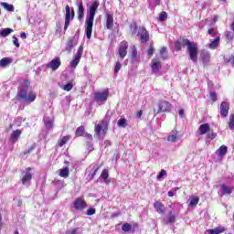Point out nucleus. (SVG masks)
Wrapping results in <instances>:
<instances>
[{
	"instance_id": "nucleus-61",
	"label": "nucleus",
	"mask_w": 234,
	"mask_h": 234,
	"mask_svg": "<svg viewBox=\"0 0 234 234\" xmlns=\"http://www.w3.org/2000/svg\"><path fill=\"white\" fill-rule=\"evenodd\" d=\"M134 30L133 31V36H134V34H136V30H138V26L136 24L133 25Z\"/></svg>"
},
{
	"instance_id": "nucleus-17",
	"label": "nucleus",
	"mask_w": 234,
	"mask_h": 234,
	"mask_svg": "<svg viewBox=\"0 0 234 234\" xmlns=\"http://www.w3.org/2000/svg\"><path fill=\"white\" fill-rule=\"evenodd\" d=\"M32 180V168H26V175L22 177V184L25 186L27 182H30Z\"/></svg>"
},
{
	"instance_id": "nucleus-38",
	"label": "nucleus",
	"mask_w": 234,
	"mask_h": 234,
	"mask_svg": "<svg viewBox=\"0 0 234 234\" xmlns=\"http://www.w3.org/2000/svg\"><path fill=\"white\" fill-rule=\"evenodd\" d=\"M160 54H161V58L164 59H167V48H161L160 49Z\"/></svg>"
},
{
	"instance_id": "nucleus-28",
	"label": "nucleus",
	"mask_w": 234,
	"mask_h": 234,
	"mask_svg": "<svg viewBox=\"0 0 234 234\" xmlns=\"http://www.w3.org/2000/svg\"><path fill=\"white\" fill-rule=\"evenodd\" d=\"M12 32H14V29L10 27H6L0 31V36L2 37H7V36H10Z\"/></svg>"
},
{
	"instance_id": "nucleus-3",
	"label": "nucleus",
	"mask_w": 234,
	"mask_h": 234,
	"mask_svg": "<svg viewBox=\"0 0 234 234\" xmlns=\"http://www.w3.org/2000/svg\"><path fill=\"white\" fill-rule=\"evenodd\" d=\"M29 87H30V81L25 80L24 86L17 92L16 96L18 100H22V101H28L29 103H32V101H36L37 95L34 91L28 92Z\"/></svg>"
},
{
	"instance_id": "nucleus-57",
	"label": "nucleus",
	"mask_w": 234,
	"mask_h": 234,
	"mask_svg": "<svg viewBox=\"0 0 234 234\" xmlns=\"http://www.w3.org/2000/svg\"><path fill=\"white\" fill-rule=\"evenodd\" d=\"M85 138H87L90 142H92V134L90 133H85Z\"/></svg>"
},
{
	"instance_id": "nucleus-35",
	"label": "nucleus",
	"mask_w": 234,
	"mask_h": 234,
	"mask_svg": "<svg viewBox=\"0 0 234 234\" xmlns=\"http://www.w3.org/2000/svg\"><path fill=\"white\" fill-rule=\"evenodd\" d=\"M221 189H222V195H231V187L226 186V185H221Z\"/></svg>"
},
{
	"instance_id": "nucleus-15",
	"label": "nucleus",
	"mask_w": 234,
	"mask_h": 234,
	"mask_svg": "<svg viewBox=\"0 0 234 234\" xmlns=\"http://www.w3.org/2000/svg\"><path fill=\"white\" fill-rule=\"evenodd\" d=\"M154 207L155 211L159 213V215H164L165 213V205H164V203H162L160 200L154 203Z\"/></svg>"
},
{
	"instance_id": "nucleus-25",
	"label": "nucleus",
	"mask_w": 234,
	"mask_h": 234,
	"mask_svg": "<svg viewBox=\"0 0 234 234\" xmlns=\"http://www.w3.org/2000/svg\"><path fill=\"white\" fill-rule=\"evenodd\" d=\"M84 16H85V7H83V3L80 2L79 4V9H78V19L81 21Z\"/></svg>"
},
{
	"instance_id": "nucleus-50",
	"label": "nucleus",
	"mask_w": 234,
	"mask_h": 234,
	"mask_svg": "<svg viewBox=\"0 0 234 234\" xmlns=\"http://www.w3.org/2000/svg\"><path fill=\"white\" fill-rule=\"evenodd\" d=\"M165 175H167V172L164 169L161 170V172L159 173V175L157 176V178H164V176H165Z\"/></svg>"
},
{
	"instance_id": "nucleus-13",
	"label": "nucleus",
	"mask_w": 234,
	"mask_h": 234,
	"mask_svg": "<svg viewBox=\"0 0 234 234\" xmlns=\"http://www.w3.org/2000/svg\"><path fill=\"white\" fill-rule=\"evenodd\" d=\"M220 114L222 118H227L228 114H229V103L228 101H223L219 106Z\"/></svg>"
},
{
	"instance_id": "nucleus-22",
	"label": "nucleus",
	"mask_w": 234,
	"mask_h": 234,
	"mask_svg": "<svg viewBox=\"0 0 234 234\" xmlns=\"http://www.w3.org/2000/svg\"><path fill=\"white\" fill-rule=\"evenodd\" d=\"M220 45V37H217L211 43L208 44V48L216 50Z\"/></svg>"
},
{
	"instance_id": "nucleus-36",
	"label": "nucleus",
	"mask_w": 234,
	"mask_h": 234,
	"mask_svg": "<svg viewBox=\"0 0 234 234\" xmlns=\"http://www.w3.org/2000/svg\"><path fill=\"white\" fill-rule=\"evenodd\" d=\"M203 63H209L210 56L208 52H203L201 54Z\"/></svg>"
},
{
	"instance_id": "nucleus-20",
	"label": "nucleus",
	"mask_w": 234,
	"mask_h": 234,
	"mask_svg": "<svg viewBox=\"0 0 234 234\" xmlns=\"http://www.w3.org/2000/svg\"><path fill=\"white\" fill-rule=\"evenodd\" d=\"M211 127L209 126V123H203L198 128V133L200 136H203V134H206V133H209Z\"/></svg>"
},
{
	"instance_id": "nucleus-1",
	"label": "nucleus",
	"mask_w": 234,
	"mask_h": 234,
	"mask_svg": "<svg viewBox=\"0 0 234 234\" xmlns=\"http://www.w3.org/2000/svg\"><path fill=\"white\" fill-rule=\"evenodd\" d=\"M187 47L188 50V56L194 63H197L198 61V45L195 42H191L187 38H183L182 42L176 41L175 43V50L176 52H180L182 50V47Z\"/></svg>"
},
{
	"instance_id": "nucleus-32",
	"label": "nucleus",
	"mask_w": 234,
	"mask_h": 234,
	"mask_svg": "<svg viewBox=\"0 0 234 234\" xmlns=\"http://www.w3.org/2000/svg\"><path fill=\"white\" fill-rule=\"evenodd\" d=\"M72 48H74V39L69 38L66 44V50H67V52H70V50H72Z\"/></svg>"
},
{
	"instance_id": "nucleus-34",
	"label": "nucleus",
	"mask_w": 234,
	"mask_h": 234,
	"mask_svg": "<svg viewBox=\"0 0 234 234\" xmlns=\"http://www.w3.org/2000/svg\"><path fill=\"white\" fill-rule=\"evenodd\" d=\"M60 89L66 90L67 92H69V90H72V89H74V85L72 84V82H69L66 85H60Z\"/></svg>"
},
{
	"instance_id": "nucleus-7",
	"label": "nucleus",
	"mask_w": 234,
	"mask_h": 234,
	"mask_svg": "<svg viewBox=\"0 0 234 234\" xmlns=\"http://www.w3.org/2000/svg\"><path fill=\"white\" fill-rule=\"evenodd\" d=\"M87 201L83 199L82 197H78L73 202V207L76 209V211H83L84 209H87Z\"/></svg>"
},
{
	"instance_id": "nucleus-45",
	"label": "nucleus",
	"mask_w": 234,
	"mask_h": 234,
	"mask_svg": "<svg viewBox=\"0 0 234 234\" xmlns=\"http://www.w3.org/2000/svg\"><path fill=\"white\" fill-rule=\"evenodd\" d=\"M138 56V51L136 50V46L132 47V58L133 59H136Z\"/></svg>"
},
{
	"instance_id": "nucleus-62",
	"label": "nucleus",
	"mask_w": 234,
	"mask_h": 234,
	"mask_svg": "<svg viewBox=\"0 0 234 234\" xmlns=\"http://www.w3.org/2000/svg\"><path fill=\"white\" fill-rule=\"evenodd\" d=\"M23 206V200L19 199L17 203V207H21Z\"/></svg>"
},
{
	"instance_id": "nucleus-14",
	"label": "nucleus",
	"mask_w": 234,
	"mask_h": 234,
	"mask_svg": "<svg viewBox=\"0 0 234 234\" xmlns=\"http://www.w3.org/2000/svg\"><path fill=\"white\" fill-rule=\"evenodd\" d=\"M151 69L154 74L160 72V70H162V62H160L158 58H154L151 62Z\"/></svg>"
},
{
	"instance_id": "nucleus-41",
	"label": "nucleus",
	"mask_w": 234,
	"mask_h": 234,
	"mask_svg": "<svg viewBox=\"0 0 234 234\" xmlns=\"http://www.w3.org/2000/svg\"><path fill=\"white\" fill-rule=\"evenodd\" d=\"M226 39L227 41H233L234 39V33L231 31H229L226 33Z\"/></svg>"
},
{
	"instance_id": "nucleus-59",
	"label": "nucleus",
	"mask_w": 234,
	"mask_h": 234,
	"mask_svg": "<svg viewBox=\"0 0 234 234\" xmlns=\"http://www.w3.org/2000/svg\"><path fill=\"white\" fill-rule=\"evenodd\" d=\"M179 116L181 117V118H184L185 116H186V113L184 112V110H179Z\"/></svg>"
},
{
	"instance_id": "nucleus-8",
	"label": "nucleus",
	"mask_w": 234,
	"mask_h": 234,
	"mask_svg": "<svg viewBox=\"0 0 234 234\" xmlns=\"http://www.w3.org/2000/svg\"><path fill=\"white\" fill-rule=\"evenodd\" d=\"M109 127V122H107V119H102L100 123H98L95 128L94 132L97 134V136H100L101 131L105 132L107 131Z\"/></svg>"
},
{
	"instance_id": "nucleus-27",
	"label": "nucleus",
	"mask_w": 234,
	"mask_h": 234,
	"mask_svg": "<svg viewBox=\"0 0 234 234\" xmlns=\"http://www.w3.org/2000/svg\"><path fill=\"white\" fill-rule=\"evenodd\" d=\"M101 178L104 180L105 184H109V182H111V179H109V170L103 169L101 174Z\"/></svg>"
},
{
	"instance_id": "nucleus-53",
	"label": "nucleus",
	"mask_w": 234,
	"mask_h": 234,
	"mask_svg": "<svg viewBox=\"0 0 234 234\" xmlns=\"http://www.w3.org/2000/svg\"><path fill=\"white\" fill-rule=\"evenodd\" d=\"M210 98L212 101H217V92L215 91L210 92Z\"/></svg>"
},
{
	"instance_id": "nucleus-47",
	"label": "nucleus",
	"mask_w": 234,
	"mask_h": 234,
	"mask_svg": "<svg viewBox=\"0 0 234 234\" xmlns=\"http://www.w3.org/2000/svg\"><path fill=\"white\" fill-rule=\"evenodd\" d=\"M120 69H122V63H120V61H117L114 67L115 74H118V72H120Z\"/></svg>"
},
{
	"instance_id": "nucleus-21",
	"label": "nucleus",
	"mask_w": 234,
	"mask_h": 234,
	"mask_svg": "<svg viewBox=\"0 0 234 234\" xmlns=\"http://www.w3.org/2000/svg\"><path fill=\"white\" fill-rule=\"evenodd\" d=\"M14 59H12V58H3L2 59H0V67H2V69H5L6 67H8L9 65H11V63H13Z\"/></svg>"
},
{
	"instance_id": "nucleus-44",
	"label": "nucleus",
	"mask_w": 234,
	"mask_h": 234,
	"mask_svg": "<svg viewBox=\"0 0 234 234\" xmlns=\"http://www.w3.org/2000/svg\"><path fill=\"white\" fill-rule=\"evenodd\" d=\"M167 19V12L163 11L159 15V21H165Z\"/></svg>"
},
{
	"instance_id": "nucleus-11",
	"label": "nucleus",
	"mask_w": 234,
	"mask_h": 234,
	"mask_svg": "<svg viewBox=\"0 0 234 234\" xmlns=\"http://www.w3.org/2000/svg\"><path fill=\"white\" fill-rule=\"evenodd\" d=\"M47 69H51L52 70H58L61 67V58L56 57L48 64L46 65Z\"/></svg>"
},
{
	"instance_id": "nucleus-51",
	"label": "nucleus",
	"mask_w": 234,
	"mask_h": 234,
	"mask_svg": "<svg viewBox=\"0 0 234 234\" xmlns=\"http://www.w3.org/2000/svg\"><path fill=\"white\" fill-rule=\"evenodd\" d=\"M207 136L210 140H215V138H217V133H208Z\"/></svg>"
},
{
	"instance_id": "nucleus-49",
	"label": "nucleus",
	"mask_w": 234,
	"mask_h": 234,
	"mask_svg": "<svg viewBox=\"0 0 234 234\" xmlns=\"http://www.w3.org/2000/svg\"><path fill=\"white\" fill-rule=\"evenodd\" d=\"M176 135H175V134H172V135H169L168 137H167V142H173V143H175V142H176Z\"/></svg>"
},
{
	"instance_id": "nucleus-23",
	"label": "nucleus",
	"mask_w": 234,
	"mask_h": 234,
	"mask_svg": "<svg viewBox=\"0 0 234 234\" xmlns=\"http://www.w3.org/2000/svg\"><path fill=\"white\" fill-rule=\"evenodd\" d=\"M21 130H16L12 133L10 138L12 140V144H16V142H17V140H19V136H21Z\"/></svg>"
},
{
	"instance_id": "nucleus-4",
	"label": "nucleus",
	"mask_w": 234,
	"mask_h": 234,
	"mask_svg": "<svg viewBox=\"0 0 234 234\" xmlns=\"http://www.w3.org/2000/svg\"><path fill=\"white\" fill-rule=\"evenodd\" d=\"M157 107V111L154 109V112H156V114H160L161 112H171V102L167 101H160Z\"/></svg>"
},
{
	"instance_id": "nucleus-43",
	"label": "nucleus",
	"mask_w": 234,
	"mask_h": 234,
	"mask_svg": "<svg viewBox=\"0 0 234 234\" xmlns=\"http://www.w3.org/2000/svg\"><path fill=\"white\" fill-rule=\"evenodd\" d=\"M153 54H154V48L153 45H150L149 48L147 49L148 58H153Z\"/></svg>"
},
{
	"instance_id": "nucleus-54",
	"label": "nucleus",
	"mask_w": 234,
	"mask_h": 234,
	"mask_svg": "<svg viewBox=\"0 0 234 234\" xmlns=\"http://www.w3.org/2000/svg\"><path fill=\"white\" fill-rule=\"evenodd\" d=\"M52 125H54V122L52 121H48L46 122V127H48V129H51Z\"/></svg>"
},
{
	"instance_id": "nucleus-60",
	"label": "nucleus",
	"mask_w": 234,
	"mask_h": 234,
	"mask_svg": "<svg viewBox=\"0 0 234 234\" xmlns=\"http://www.w3.org/2000/svg\"><path fill=\"white\" fill-rule=\"evenodd\" d=\"M20 37H21V39H26V38H27V33L22 32V33L20 34Z\"/></svg>"
},
{
	"instance_id": "nucleus-19",
	"label": "nucleus",
	"mask_w": 234,
	"mask_h": 234,
	"mask_svg": "<svg viewBox=\"0 0 234 234\" xmlns=\"http://www.w3.org/2000/svg\"><path fill=\"white\" fill-rule=\"evenodd\" d=\"M225 231H226V227H223V226H218V227H216L215 229H209L207 230L208 234H221V233H225Z\"/></svg>"
},
{
	"instance_id": "nucleus-18",
	"label": "nucleus",
	"mask_w": 234,
	"mask_h": 234,
	"mask_svg": "<svg viewBox=\"0 0 234 234\" xmlns=\"http://www.w3.org/2000/svg\"><path fill=\"white\" fill-rule=\"evenodd\" d=\"M164 222H165L166 226H169V224H175V222H176V215H175L173 211H170L166 218L164 219Z\"/></svg>"
},
{
	"instance_id": "nucleus-5",
	"label": "nucleus",
	"mask_w": 234,
	"mask_h": 234,
	"mask_svg": "<svg viewBox=\"0 0 234 234\" xmlns=\"http://www.w3.org/2000/svg\"><path fill=\"white\" fill-rule=\"evenodd\" d=\"M81 56H83V46L79 47L75 57L69 62V67H71V69H76V67H78L80 61H81Z\"/></svg>"
},
{
	"instance_id": "nucleus-42",
	"label": "nucleus",
	"mask_w": 234,
	"mask_h": 234,
	"mask_svg": "<svg viewBox=\"0 0 234 234\" xmlns=\"http://www.w3.org/2000/svg\"><path fill=\"white\" fill-rule=\"evenodd\" d=\"M122 231L129 232L132 229V226L129 223H124L122 226Z\"/></svg>"
},
{
	"instance_id": "nucleus-2",
	"label": "nucleus",
	"mask_w": 234,
	"mask_h": 234,
	"mask_svg": "<svg viewBox=\"0 0 234 234\" xmlns=\"http://www.w3.org/2000/svg\"><path fill=\"white\" fill-rule=\"evenodd\" d=\"M100 6V1L95 0L90 6L89 16L85 21V32L88 39L92 37V27H94V17H96V12Z\"/></svg>"
},
{
	"instance_id": "nucleus-40",
	"label": "nucleus",
	"mask_w": 234,
	"mask_h": 234,
	"mask_svg": "<svg viewBox=\"0 0 234 234\" xmlns=\"http://www.w3.org/2000/svg\"><path fill=\"white\" fill-rule=\"evenodd\" d=\"M118 126L119 127H123V128H125V127H127V119H120L119 121H118Z\"/></svg>"
},
{
	"instance_id": "nucleus-24",
	"label": "nucleus",
	"mask_w": 234,
	"mask_h": 234,
	"mask_svg": "<svg viewBox=\"0 0 234 234\" xmlns=\"http://www.w3.org/2000/svg\"><path fill=\"white\" fill-rule=\"evenodd\" d=\"M228 154V146L226 145H221L217 151H216V154H218V156H226V154Z\"/></svg>"
},
{
	"instance_id": "nucleus-56",
	"label": "nucleus",
	"mask_w": 234,
	"mask_h": 234,
	"mask_svg": "<svg viewBox=\"0 0 234 234\" xmlns=\"http://www.w3.org/2000/svg\"><path fill=\"white\" fill-rule=\"evenodd\" d=\"M144 116V112L142 110L138 111L136 113V118L140 119Z\"/></svg>"
},
{
	"instance_id": "nucleus-16",
	"label": "nucleus",
	"mask_w": 234,
	"mask_h": 234,
	"mask_svg": "<svg viewBox=\"0 0 234 234\" xmlns=\"http://www.w3.org/2000/svg\"><path fill=\"white\" fill-rule=\"evenodd\" d=\"M105 19L107 30H112V27H114V16L112 14L107 13L105 15Z\"/></svg>"
},
{
	"instance_id": "nucleus-63",
	"label": "nucleus",
	"mask_w": 234,
	"mask_h": 234,
	"mask_svg": "<svg viewBox=\"0 0 234 234\" xmlns=\"http://www.w3.org/2000/svg\"><path fill=\"white\" fill-rule=\"evenodd\" d=\"M69 233L70 234H77L78 233V229H73Z\"/></svg>"
},
{
	"instance_id": "nucleus-37",
	"label": "nucleus",
	"mask_w": 234,
	"mask_h": 234,
	"mask_svg": "<svg viewBox=\"0 0 234 234\" xmlns=\"http://www.w3.org/2000/svg\"><path fill=\"white\" fill-rule=\"evenodd\" d=\"M223 59H224V63H226V65H229V63L234 65V56H231L230 58L224 57Z\"/></svg>"
},
{
	"instance_id": "nucleus-58",
	"label": "nucleus",
	"mask_w": 234,
	"mask_h": 234,
	"mask_svg": "<svg viewBox=\"0 0 234 234\" xmlns=\"http://www.w3.org/2000/svg\"><path fill=\"white\" fill-rule=\"evenodd\" d=\"M98 171H100V166H98L95 171L93 172V174L91 175V178H94V176H96V174L98 173Z\"/></svg>"
},
{
	"instance_id": "nucleus-31",
	"label": "nucleus",
	"mask_w": 234,
	"mask_h": 234,
	"mask_svg": "<svg viewBox=\"0 0 234 234\" xmlns=\"http://www.w3.org/2000/svg\"><path fill=\"white\" fill-rule=\"evenodd\" d=\"M69 140H70V135L63 136L60 140L58 141V147H63V145H65Z\"/></svg>"
},
{
	"instance_id": "nucleus-9",
	"label": "nucleus",
	"mask_w": 234,
	"mask_h": 234,
	"mask_svg": "<svg viewBox=\"0 0 234 234\" xmlns=\"http://www.w3.org/2000/svg\"><path fill=\"white\" fill-rule=\"evenodd\" d=\"M129 48V42L122 40L119 46L118 54L119 57L123 59L127 56V49Z\"/></svg>"
},
{
	"instance_id": "nucleus-12",
	"label": "nucleus",
	"mask_w": 234,
	"mask_h": 234,
	"mask_svg": "<svg viewBox=\"0 0 234 234\" xmlns=\"http://www.w3.org/2000/svg\"><path fill=\"white\" fill-rule=\"evenodd\" d=\"M109 98V90H104L102 92H95L94 100L96 101H107Z\"/></svg>"
},
{
	"instance_id": "nucleus-6",
	"label": "nucleus",
	"mask_w": 234,
	"mask_h": 234,
	"mask_svg": "<svg viewBox=\"0 0 234 234\" xmlns=\"http://www.w3.org/2000/svg\"><path fill=\"white\" fill-rule=\"evenodd\" d=\"M74 9H71L70 12V6L69 5H66V16H65V25H64V30L67 31L69 27L70 26V19H74Z\"/></svg>"
},
{
	"instance_id": "nucleus-52",
	"label": "nucleus",
	"mask_w": 234,
	"mask_h": 234,
	"mask_svg": "<svg viewBox=\"0 0 234 234\" xmlns=\"http://www.w3.org/2000/svg\"><path fill=\"white\" fill-rule=\"evenodd\" d=\"M207 33L209 34V36H215L217 34V31H215V27H210L208 28Z\"/></svg>"
},
{
	"instance_id": "nucleus-29",
	"label": "nucleus",
	"mask_w": 234,
	"mask_h": 234,
	"mask_svg": "<svg viewBox=\"0 0 234 234\" xmlns=\"http://www.w3.org/2000/svg\"><path fill=\"white\" fill-rule=\"evenodd\" d=\"M198 202H200L198 197L192 196L189 203L190 207H197Z\"/></svg>"
},
{
	"instance_id": "nucleus-26",
	"label": "nucleus",
	"mask_w": 234,
	"mask_h": 234,
	"mask_svg": "<svg viewBox=\"0 0 234 234\" xmlns=\"http://www.w3.org/2000/svg\"><path fill=\"white\" fill-rule=\"evenodd\" d=\"M58 176H61V178H69V166H65L62 169L58 170Z\"/></svg>"
},
{
	"instance_id": "nucleus-46",
	"label": "nucleus",
	"mask_w": 234,
	"mask_h": 234,
	"mask_svg": "<svg viewBox=\"0 0 234 234\" xmlns=\"http://www.w3.org/2000/svg\"><path fill=\"white\" fill-rule=\"evenodd\" d=\"M86 215L88 217H91V215H96V208H92V207L88 208Z\"/></svg>"
},
{
	"instance_id": "nucleus-64",
	"label": "nucleus",
	"mask_w": 234,
	"mask_h": 234,
	"mask_svg": "<svg viewBox=\"0 0 234 234\" xmlns=\"http://www.w3.org/2000/svg\"><path fill=\"white\" fill-rule=\"evenodd\" d=\"M167 195H168L169 197H175V192H173V191H168Z\"/></svg>"
},
{
	"instance_id": "nucleus-10",
	"label": "nucleus",
	"mask_w": 234,
	"mask_h": 234,
	"mask_svg": "<svg viewBox=\"0 0 234 234\" xmlns=\"http://www.w3.org/2000/svg\"><path fill=\"white\" fill-rule=\"evenodd\" d=\"M141 43H147L149 41V31L144 27L139 28V32L137 34Z\"/></svg>"
},
{
	"instance_id": "nucleus-48",
	"label": "nucleus",
	"mask_w": 234,
	"mask_h": 234,
	"mask_svg": "<svg viewBox=\"0 0 234 234\" xmlns=\"http://www.w3.org/2000/svg\"><path fill=\"white\" fill-rule=\"evenodd\" d=\"M12 39H13V44L15 45V47H16V48H19V47H20L19 39H17L16 36H13Z\"/></svg>"
},
{
	"instance_id": "nucleus-33",
	"label": "nucleus",
	"mask_w": 234,
	"mask_h": 234,
	"mask_svg": "<svg viewBox=\"0 0 234 234\" xmlns=\"http://www.w3.org/2000/svg\"><path fill=\"white\" fill-rule=\"evenodd\" d=\"M83 134H85V126L78 127L75 132V135L77 136V138L80 136H83Z\"/></svg>"
},
{
	"instance_id": "nucleus-30",
	"label": "nucleus",
	"mask_w": 234,
	"mask_h": 234,
	"mask_svg": "<svg viewBox=\"0 0 234 234\" xmlns=\"http://www.w3.org/2000/svg\"><path fill=\"white\" fill-rule=\"evenodd\" d=\"M1 6H3L7 12H14L16 8L14 7V5L8 4L6 2H2Z\"/></svg>"
},
{
	"instance_id": "nucleus-39",
	"label": "nucleus",
	"mask_w": 234,
	"mask_h": 234,
	"mask_svg": "<svg viewBox=\"0 0 234 234\" xmlns=\"http://www.w3.org/2000/svg\"><path fill=\"white\" fill-rule=\"evenodd\" d=\"M229 127L231 131H234V113L229 117Z\"/></svg>"
},
{
	"instance_id": "nucleus-55",
	"label": "nucleus",
	"mask_w": 234,
	"mask_h": 234,
	"mask_svg": "<svg viewBox=\"0 0 234 234\" xmlns=\"http://www.w3.org/2000/svg\"><path fill=\"white\" fill-rule=\"evenodd\" d=\"M32 151H34V146H30V147L28 148V150H26V151L24 152V154H30V153H32Z\"/></svg>"
}]
</instances>
